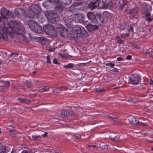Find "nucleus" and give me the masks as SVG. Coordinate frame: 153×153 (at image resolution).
<instances>
[{
	"instance_id": "17",
	"label": "nucleus",
	"mask_w": 153,
	"mask_h": 153,
	"mask_svg": "<svg viewBox=\"0 0 153 153\" xmlns=\"http://www.w3.org/2000/svg\"><path fill=\"white\" fill-rule=\"evenodd\" d=\"M63 9V6L59 2L58 4H56L54 7V9L57 12L61 13Z\"/></svg>"
},
{
	"instance_id": "11",
	"label": "nucleus",
	"mask_w": 153,
	"mask_h": 153,
	"mask_svg": "<svg viewBox=\"0 0 153 153\" xmlns=\"http://www.w3.org/2000/svg\"><path fill=\"white\" fill-rule=\"evenodd\" d=\"M24 33V31L20 33H18L16 36H14V37L16 36V38L19 39V41L21 43H27L28 42V38L26 36L23 35V33Z\"/></svg>"
},
{
	"instance_id": "37",
	"label": "nucleus",
	"mask_w": 153,
	"mask_h": 153,
	"mask_svg": "<svg viewBox=\"0 0 153 153\" xmlns=\"http://www.w3.org/2000/svg\"><path fill=\"white\" fill-rule=\"evenodd\" d=\"M127 26V24L126 23H123L120 26V29L122 30H124Z\"/></svg>"
},
{
	"instance_id": "25",
	"label": "nucleus",
	"mask_w": 153,
	"mask_h": 153,
	"mask_svg": "<svg viewBox=\"0 0 153 153\" xmlns=\"http://www.w3.org/2000/svg\"><path fill=\"white\" fill-rule=\"evenodd\" d=\"M64 22L65 25L68 27H70L71 25V19L67 17H64Z\"/></svg>"
},
{
	"instance_id": "26",
	"label": "nucleus",
	"mask_w": 153,
	"mask_h": 153,
	"mask_svg": "<svg viewBox=\"0 0 153 153\" xmlns=\"http://www.w3.org/2000/svg\"><path fill=\"white\" fill-rule=\"evenodd\" d=\"M76 18L80 22L84 21V16L82 14L77 13Z\"/></svg>"
},
{
	"instance_id": "20",
	"label": "nucleus",
	"mask_w": 153,
	"mask_h": 153,
	"mask_svg": "<svg viewBox=\"0 0 153 153\" xmlns=\"http://www.w3.org/2000/svg\"><path fill=\"white\" fill-rule=\"evenodd\" d=\"M47 34L56 37L57 35V32L56 30H55L54 28L46 33Z\"/></svg>"
},
{
	"instance_id": "19",
	"label": "nucleus",
	"mask_w": 153,
	"mask_h": 153,
	"mask_svg": "<svg viewBox=\"0 0 153 153\" xmlns=\"http://www.w3.org/2000/svg\"><path fill=\"white\" fill-rule=\"evenodd\" d=\"M38 42L42 45H45L47 43L48 39L43 37H39L38 38Z\"/></svg>"
},
{
	"instance_id": "47",
	"label": "nucleus",
	"mask_w": 153,
	"mask_h": 153,
	"mask_svg": "<svg viewBox=\"0 0 153 153\" xmlns=\"http://www.w3.org/2000/svg\"><path fill=\"white\" fill-rule=\"evenodd\" d=\"M53 62L54 64H59V62L57 61V59L56 58H54L53 60Z\"/></svg>"
},
{
	"instance_id": "56",
	"label": "nucleus",
	"mask_w": 153,
	"mask_h": 153,
	"mask_svg": "<svg viewBox=\"0 0 153 153\" xmlns=\"http://www.w3.org/2000/svg\"><path fill=\"white\" fill-rule=\"evenodd\" d=\"M21 153H33L32 152H28L26 150H23Z\"/></svg>"
},
{
	"instance_id": "30",
	"label": "nucleus",
	"mask_w": 153,
	"mask_h": 153,
	"mask_svg": "<svg viewBox=\"0 0 153 153\" xmlns=\"http://www.w3.org/2000/svg\"><path fill=\"white\" fill-rule=\"evenodd\" d=\"M6 152V147L2 145H0V153H4Z\"/></svg>"
},
{
	"instance_id": "50",
	"label": "nucleus",
	"mask_w": 153,
	"mask_h": 153,
	"mask_svg": "<svg viewBox=\"0 0 153 153\" xmlns=\"http://www.w3.org/2000/svg\"><path fill=\"white\" fill-rule=\"evenodd\" d=\"M129 33H126L125 34H122L121 37L122 38L125 39L126 37L128 36H129Z\"/></svg>"
},
{
	"instance_id": "24",
	"label": "nucleus",
	"mask_w": 153,
	"mask_h": 153,
	"mask_svg": "<svg viewBox=\"0 0 153 153\" xmlns=\"http://www.w3.org/2000/svg\"><path fill=\"white\" fill-rule=\"evenodd\" d=\"M43 6L45 7L49 8L51 7V2L50 0H47L43 3Z\"/></svg>"
},
{
	"instance_id": "8",
	"label": "nucleus",
	"mask_w": 153,
	"mask_h": 153,
	"mask_svg": "<svg viewBox=\"0 0 153 153\" xmlns=\"http://www.w3.org/2000/svg\"><path fill=\"white\" fill-rule=\"evenodd\" d=\"M4 23H2L0 25V39L6 41L8 38L9 31L7 30Z\"/></svg>"
},
{
	"instance_id": "7",
	"label": "nucleus",
	"mask_w": 153,
	"mask_h": 153,
	"mask_svg": "<svg viewBox=\"0 0 153 153\" xmlns=\"http://www.w3.org/2000/svg\"><path fill=\"white\" fill-rule=\"evenodd\" d=\"M29 15L30 17L34 18L35 17H37V15L41 10L38 4H33L29 8Z\"/></svg>"
},
{
	"instance_id": "29",
	"label": "nucleus",
	"mask_w": 153,
	"mask_h": 153,
	"mask_svg": "<svg viewBox=\"0 0 153 153\" xmlns=\"http://www.w3.org/2000/svg\"><path fill=\"white\" fill-rule=\"evenodd\" d=\"M61 3L65 4H69L72 1V0H60Z\"/></svg>"
},
{
	"instance_id": "35",
	"label": "nucleus",
	"mask_w": 153,
	"mask_h": 153,
	"mask_svg": "<svg viewBox=\"0 0 153 153\" xmlns=\"http://www.w3.org/2000/svg\"><path fill=\"white\" fill-rule=\"evenodd\" d=\"M53 92L55 94H59L61 92L60 88H57L53 90Z\"/></svg>"
},
{
	"instance_id": "58",
	"label": "nucleus",
	"mask_w": 153,
	"mask_h": 153,
	"mask_svg": "<svg viewBox=\"0 0 153 153\" xmlns=\"http://www.w3.org/2000/svg\"><path fill=\"white\" fill-rule=\"evenodd\" d=\"M131 56L130 55H128L126 57V59L127 60H130L131 59Z\"/></svg>"
},
{
	"instance_id": "23",
	"label": "nucleus",
	"mask_w": 153,
	"mask_h": 153,
	"mask_svg": "<svg viewBox=\"0 0 153 153\" xmlns=\"http://www.w3.org/2000/svg\"><path fill=\"white\" fill-rule=\"evenodd\" d=\"M63 67L67 69H71L72 70H75V68H74V65L72 63H68L66 65H65Z\"/></svg>"
},
{
	"instance_id": "22",
	"label": "nucleus",
	"mask_w": 153,
	"mask_h": 153,
	"mask_svg": "<svg viewBox=\"0 0 153 153\" xmlns=\"http://www.w3.org/2000/svg\"><path fill=\"white\" fill-rule=\"evenodd\" d=\"M88 7L91 10L97 7V3L96 1L91 2L88 5Z\"/></svg>"
},
{
	"instance_id": "39",
	"label": "nucleus",
	"mask_w": 153,
	"mask_h": 153,
	"mask_svg": "<svg viewBox=\"0 0 153 153\" xmlns=\"http://www.w3.org/2000/svg\"><path fill=\"white\" fill-rule=\"evenodd\" d=\"M130 13L132 15H135L137 13L136 9L135 8H133L130 10Z\"/></svg>"
},
{
	"instance_id": "63",
	"label": "nucleus",
	"mask_w": 153,
	"mask_h": 153,
	"mask_svg": "<svg viewBox=\"0 0 153 153\" xmlns=\"http://www.w3.org/2000/svg\"><path fill=\"white\" fill-rule=\"evenodd\" d=\"M48 134L47 132H45L44 134L42 135L43 137H46Z\"/></svg>"
},
{
	"instance_id": "53",
	"label": "nucleus",
	"mask_w": 153,
	"mask_h": 153,
	"mask_svg": "<svg viewBox=\"0 0 153 153\" xmlns=\"http://www.w3.org/2000/svg\"><path fill=\"white\" fill-rule=\"evenodd\" d=\"M125 4L123 3V4L120 5L119 6V8L120 10H122L123 7L125 6Z\"/></svg>"
},
{
	"instance_id": "57",
	"label": "nucleus",
	"mask_w": 153,
	"mask_h": 153,
	"mask_svg": "<svg viewBox=\"0 0 153 153\" xmlns=\"http://www.w3.org/2000/svg\"><path fill=\"white\" fill-rule=\"evenodd\" d=\"M18 100L22 102H24L25 98L23 99L21 98H18Z\"/></svg>"
},
{
	"instance_id": "6",
	"label": "nucleus",
	"mask_w": 153,
	"mask_h": 153,
	"mask_svg": "<svg viewBox=\"0 0 153 153\" xmlns=\"http://www.w3.org/2000/svg\"><path fill=\"white\" fill-rule=\"evenodd\" d=\"M45 15L48 20L51 23H55L59 20V17L53 11H48Z\"/></svg>"
},
{
	"instance_id": "60",
	"label": "nucleus",
	"mask_w": 153,
	"mask_h": 153,
	"mask_svg": "<svg viewBox=\"0 0 153 153\" xmlns=\"http://www.w3.org/2000/svg\"><path fill=\"white\" fill-rule=\"evenodd\" d=\"M146 53H149L151 55V56H152V57H153V51H149V52H147Z\"/></svg>"
},
{
	"instance_id": "48",
	"label": "nucleus",
	"mask_w": 153,
	"mask_h": 153,
	"mask_svg": "<svg viewBox=\"0 0 153 153\" xmlns=\"http://www.w3.org/2000/svg\"><path fill=\"white\" fill-rule=\"evenodd\" d=\"M137 124H138L139 125H141L143 126H147V125L146 123H143L141 122H139V121L138 123Z\"/></svg>"
},
{
	"instance_id": "44",
	"label": "nucleus",
	"mask_w": 153,
	"mask_h": 153,
	"mask_svg": "<svg viewBox=\"0 0 153 153\" xmlns=\"http://www.w3.org/2000/svg\"><path fill=\"white\" fill-rule=\"evenodd\" d=\"M107 66L110 67L111 68H113L115 65L112 63H107L105 64Z\"/></svg>"
},
{
	"instance_id": "21",
	"label": "nucleus",
	"mask_w": 153,
	"mask_h": 153,
	"mask_svg": "<svg viewBox=\"0 0 153 153\" xmlns=\"http://www.w3.org/2000/svg\"><path fill=\"white\" fill-rule=\"evenodd\" d=\"M23 10L21 8H18L17 9L15 10V15L18 17H19L20 14L23 13Z\"/></svg>"
},
{
	"instance_id": "4",
	"label": "nucleus",
	"mask_w": 153,
	"mask_h": 153,
	"mask_svg": "<svg viewBox=\"0 0 153 153\" xmlns=\"http://www.w3.org/2000/svg\"><path fill=\"white\" fill-rule=\"evenodd\" d=\"M1 15L2 17L0 16V23H4L5 22L4 20L6 21H8V19L13 18V14L10 11L6 10L5 8L2 9L1 13Z\"/></svg>"
},
{
	"instance_id": "9",
	"label": "nucleus",
	"mask_w": 153,
	"mask_h": 153,
	"mask_svg": "<svg viewBox=\"0 0 153 153\" xmlns=\"http://www.w3.org/2000/svg\"><path fill=\"white\" fill-rule=\"evenodd\" d=\"M57 30L59 35L62 37L65 38L67 35V29L62 25L57 28Z\"/></svg>"
},
{
	"instance_id": "46",
	"label": "nucleus",
	"mask_w": 153,
	"mask_h": 153,
	"mask_svg": "<svg viewBox=\"0 0 153 153\" xmlns=\"http://www.w3.org/2000/svg\"><path fill=\"white\" fill-rule=\"evenodd\" d=\"M68 115H71V116H73L74 115V112L73 111H72L71 110H68Z\"/></svg>"
},
{
	"instance_id": "14",
	"label": "nucleus",
	"mask_w": 153,
	"mask_h": 153,
	"mask_svg": "<svg viewBox=\"0 0 153 153\" xmlns=\"http://www.w3.org/2000/svg\"><path fill=\"white\" fill-rule=\"evenodd\" d=\"M97 7H98L99 8H105V4L102 0H97L96 1Z\"/></svg>"
},
{
	"instance_id": "38",
	"label": "nucleus",
	"mask_w": 153,
	"mask_h": 153,
	"mask_svg": "<svg viewBox=\"0 0 153 153\" xmlns=\"http://www.w3.org/2000/svg\"><path fill=\"white\" fill-rule=\"evenodd\" d=\"M10 55L12 56L15 59H18L17 56L19 55L18 54L15 53H12Z\"/></svg>"
},
{
	"instance_id": "64",
	"label": "nucleus",
	"mask_w": 153,
	"mask_h": 153,
	"mask_svg": "<svg viewBox=\"0 0 153 153\" xmlns=\"http://www.w3.org/2000/svg\"><path fill=\"white\" fill-rule=\"evenodd\" d=\"M150 84L151 85H153V80H152L151 79L150 80Z\"/></svg>"
},
{
	"instance_id": "55",
	"label": "nucleus",
	"mask_w": 153,
	"mask_h": 153,
	"mask_svg": "<svg viewBox=\"0 0 153 153\" xmlns=\"http://www.w3.org/2000/svg\"><path fill=\"white\" fill-rule=\"evenodd\" d=\"M117 60L118 61H123L124 59L121 57H118L117 58Z\"/></svg>"
},
{
	"instance_id": "12",
	"label": "nucleus",
	"mask_w": 153,
	"mask_h": 153,
	"mask_svg": "<svg viewBox=\"0 0 153 153\" xmlns=\"http://www.w3.org/2000/svg\"><path fill=\"white\" fill-rule=\"evenodd\" d=\"M143 6V9L145 16L147 17L150 16L151 13L150 12L152 10L151 7L149 5L146 4H145Z\"/></svg>"
},
{
	"instance_id": "10",
	"label": "nucleus",
	"mask_w": 153,
	"mask_h": 153,
	"mask_svg": "<svg viewBox=\"0 0 153 153\" xmlns=\"http://www.w3.org/2000/svg\"><path fill=\"white\" fill-rule=\"evenodd\" d=\"M129 81L131 84L133 85H137L140 81V77L137 74H132L129 77Z\"/></svg>"
},
{
	"instance_id": "1",
	"label": "nucleus",
	"mask_w": 153,
	"mask_h": 153,
	"mask_svg": "<svg viewBox=\"0 0 153 153\" xmlns=\"http://www.w3.org/2000/svg\"><path fill=\"white\" fill-rule=\"evenodd\" d=\"M7 30L9 31V35L11 38L24 31V28L21 25V23L17 21L12 22L10 23L5 24Z\"/></svg>"
},
{
	"instance_id": "27",
	"label": "nucleus",
	"mask_w": 153,
	"mask_h": 153,
	"mask_svg": "<svg viewBox=\"0 0 153 153\" xmlns=\"http://www.w3.org/2000/svg\"><path fill=\"white\" fill-rule=\"evenodd\" d=\"M50 89V88L48 86H42L41 88L39 89V91L43 92L44 91H48Z\"/></svg>"
},
{
	"instance_id": "5",
	"label": "nucleus",
	"mask_w": 153,
	"mask_h": 153,
	"mask_svg": "<svg viewBox=\"0 0 153 153\" xmlns=\"http://www.w3.org/2000/svg\"><path fill=\"white\" fill-rule=\"evenodd\" d=\"M29 28L31 30L39 34L42 33L43 30L42 27L39 25L35 22L33 21H29L28 22Z\"/></svg>"
},
{
	"instance_id": "42",
	"label": "nucleus",
	"mask_w": 153,
	"mask_h": 153,
	"mask_svg": "<svg viewBox=\"0 0 153 153\" xmlns=\"http://www.w3.org/2000/svg\"><path fill=\"white\" fill-rule=\"evenodd\" d=\"M74 136L75 138L77 139H79L80 138L81 135L80 134H74Z\"/></svg>"
},
{
	"instance_id": "51",
	"label": "nucleus",
	"mask_w": 153,
	"mask_h": 153,
	"mask_svg": "<svg viewBox=\"0 0 153 153\" xmlns=\"http://www.w3.org/2000/svg\"><path fill=\"white\" fill-rule=\"evenodd\" d=\"M51 2L54 3H58L60 2V0H50Z\"/></svg>"
},
{
	"instance_id": "32",
	"label": "nucleus",
	"mask_w": 153,
	"mask_h": 153,
	"mask_svg": "<svg viewBox=\"0 0 153 153\" xmlns=\"http://www.w3.org/2000/svg\"><path fill=\"white\" fill-rule=\"evenodd\" d=\"M115 38L117 40V43L119 44L123 43L124 42V41L118 36H116Z\"/></svg>"
},
{
	"instance_id": "13",
	"label": "nucleus",
	"mask_w": 153,
	"mask_h": 153,
	"mask_svg": "<svg viewBox=\"0 0 153 153\" xmlns=\"http://www.w3.org/2000/svg\"><path fill=\"white\" fill-rule=\"evenodd\" d=\"M98 26L100 25H93L89 23L86 25V27L89 31L91 32L97 30Z\"/></svg>"
},
{
	"instance_id": "62",
	"label": "nucleus",
	"mask_w": 153,
	"mask_h": 153,
	"mask_svg": "<svg viewBox=\"0 0 153 153\" xmlns=\"http://www.w3.org/2000/svg\"><path fill=\"white\" fill-rule=\"evenodd\" d=\"M153 19V18L152 19L150 18H148L147 19V21H148L149 22H151Z\"/></svg>"
},
{
	"instance_id": "16",
	"label": "nucleus",
	"mask_w": 153,
	"mask_h": 153,
	"mask_svg": "<svg viewBox=\"0 0 153 153\" xmlns=\"http://www.w3.org/2000/svg\"><path fill=\"white\" fill-rule=\"evenodd\" d=\"M4 85L0 86V91H4L5 89H7L10 84V82H9L4 81L3 82Z\"/></svg>"
},
{
	"instance_id": "59",
	"label": "nucleus",
	"mask_w": 153,
	"mask_h": 153,
	"mask_svg": "<svg viewBox=\"0 0 153 153\" xmlns=\"http://www.w3.org/2000/svg\"><path fill=\"white\" fill-rule=\"evenodd\" d=\"M128 31L129 32L131 31L132 32L133 31V28L132 26H130L129 29Z\"/></svg>"
},
{
	"instance_id": "45",
	"label": "nucleus",
	"mask_w": 153,
	"mask_h": 153,
	"mask_svg": "<svg viewBox=\"0 0 153 153\" xmlns=\"http://www.w3.org/2000/svg\"><path fill=\"white\" fill-rule=\"evenodd\" d=\"M27 84V86L29 87H30L32 86V83L30 80H28L26 81Z\"/></svg>"
},
{
	"instance_id": "31",
	"label": "nucleus",
	"mask_w": 153,
	"mask_h": 153,
	"mask_svg": "<svg viewBox=\"0 0 153 153\" xmlns=\"http://www.w3.org/2000/svg\"><path fill=\"white\" fill-rule=\"evenodd\" d=\"M113 3L111 1H108L106 4H105V8H111L112 7Z\"/></svg>"
},
{
	"instance_id": "34",
	"label": "nucleus",
	"mask_w": 153,
	"mask_h": 153,
	"mask_svg": "<svg viewBox=\"0 0 153 153\" xmlns=\"http://www.w3.org/2000/svg\"><path fill=\"white\" fill-rule=\"evenodd\" d=\"M32 137L33 138V140H36L38 139H40L41 137L40 135H36L34 134L32 135Z\"/></svg>"
},
{
	"instance_id": "36",
	"label": "nucleus",
	"mask_w": 153,
	"mask_h": 153,
	"mask_svg": "<svg viewBox=\"0 0 153 153\" xmlns=\"http://www.w3.org/2000/svg\"><path fill=\"white\" fill-rule=\"evenodd\" d=\"M107 117L111 120H112L114 122V123L117 124V120L116 118L111 117L110 116H108Z\"/></svg>"
},
{
	"instance_id": "18",
	"label": "nucleus",
	"mask_w": 153,
	"mask_h": 153,
	"mask_svg": "<svg viewBox=\"0 0 153 153\" xmlns=\"http://www.w3.org/2000/svg\"><path fill=\"white\" fill-rule=\"evenodd\" d=\"M129 121L130 123L133 125L137 124L139 121L137 118L133 116H131L129 119Z\"/></svg>"
},
{
	"instance_id": "41",
	"label": "nucleus",
	"mask_w": 153,
	"mask_h": 153,
	"mask_svg": "<svg viewBox=\"0 0 153 153\" xmlns=\"http://www.w3.org/2000/svg\"><path fill=\"white\" fill-rule=\"evenodd\" d=\"M60 88L61 92L62 91H65L68 90V88L67 86H62Z\"/></svg>"
},
{
	"instance_id": "40",
	"label": "nucleus",
	"mask_w": 153,
	"mask_h": 153,
	"mask_svg": "<svg viewBox=\"0 0 153 153\" xmlns=\"http://www.w3.org/2000/svg\"><path fill=\"white\" fill-rule=\"evenodd\" d=\"M105 89L103 88H97L96 89V91L98 92H101L105 91Z\"/></svg>"
},
{
	"instance_id": "33",
	"label": "nucleus",
	"mask_w": 153,
	"mask_h": 153,
	"mask_svg": "<svg viewBox=\"0 0 153 153\" xmlns=\"http://www.w3.org/2000/svg\"><path fill=\"white\" fill-rule=\"evenodd\" d=\"M61 114L62 116L63 117H65L68 116L67 111L65 110H62L61 112Z\"/></svg>"
},
{
	"instance_id": "61",
	"label": "nucleus",
	"mask_w": 153,
	"mask_h": 153,
	"mask_svg": "<svg viewBox=\"0 0 153 153\" xmlns=\"http://www.w3.org/2000/svg\"><path fill=\"white\" fill-rule=\"evenodd\" d=\"M59 55L62 58H64L65 57V55L61 53H59Z\"/></svg>"
},
{
	"instance_id": "2",
	"label": "nucleus",
	"mask_w": 153,
	"mask_h": 153,
	"mask_svg": "<svg viewBox=\"0 0 153 153\" xmlns=\"http://www.w3.org/2000/svg\"><path fill=\"white\" fill-rule=\"evenodd\" d=\"M86 33L85 29L82 26L76 25L73 28L71 33H69L68 36L70 39H77L83 36Z\"/></svg>"
},
{
	"instance_id": "49",
	"label": "nucleus",
	"mask_w": 153,
	"mask_h": 153,
	"mask_svg": "<svg viewBox=\"0 0 153 153\" xmlns=\"http://www.w3.org/2000/svg\"><path fill=\"white\" fill-rule=\"evenodd\" d=\"M79 5V4H73L71 6V7L72 8L73 10H75V9H76V8H75V7H77Z\"/></svg>"
},
{
	"instance_id": "15",
	"label": "nucleus",
	"mask_w": 153,
	"mask_h": 153,
	"mask_svg": "<svg viewBox=\"0 0 153 153\" xmlns=\"http://www.w3.org/2000/svg\"><path fill=\"white\" fill-rule=\"evenodd\" d=\"M54 28L53 26L50 24H47L43 27V30L45 32V33H47L49 31H50L51 30Z\"/></svg>"
},
{
	"instance_id": "52",
	"label": "nucleus",
	"mask_w": 153,
	"mask_h": 153,
	"mask_svg": "<svg viewBox=\"0 0 153 153\" xmlns=\"http://www.w3.org/2000/svg\"><path fill=\"white\" fill-rule=\"evenodd\" d=\"M47 62L48 63L51 64V61H50V56L49 55H48V56H47Z\"/></svg>"
},
{
	"instance_id": "54",
	"label": "nucleus",
	"mask_w": 153,
	"mask_h": 153,
	"mask_svg": "<svg viewBox=\"0 0 153 153\" xmlns=\"http://www.w3.org/2000/svg\"><path fill=\"white\" fill-rule=\"evenodd\" d=\"M30 101L26 98H25L24 102L27 104H29L30 102Z\"/></svg>"
},
{
	"instance_id": "43",
	"label": "nucleus",
	"mask_w": 153,
	"mask_h": 153,
	"mask_svg": "<svg viewBox=\"0 0 153 153\" xmlns=\"http://www.w3.org/2000/svg\"><path fill=\"white\" fill-rule=\"evenodd\" d=\"M16 132L14 131L11 130L10 132V134L12 137H14L16 135Z\"/></svg>"
},
{
	"instance_id": "3",
	"label": "nucleus",
	"mask_w": 153,
	"mask_h": 153,
	"mask_svg": "<svg viewBox=\"0 0 153 153\" xmlns=\"http://www.w3.org/2000/svg\"><path fill=\"white\" fill-rule=\"evenodd\" d=\"M87 17L91 22L95 25H101L103 22V18H102V15L100 14H97L95 16L93 12H90L87 14Z\"/></svg>"
},
{
	"instance_id": "28",
	"label": "nucleus",
	"mask_w": 153,
	"mask_h": 153,
	"mask_svg": "<svg viewBox=\"0 0 153 153\" xmlns=\"http://www.w3.org/2000/svg\"><path fill=\"white\" fill-rule=\"evenodd\" d=\"M109 137L111 140L114 141H117L119 139L118 136L115 135L114 133L111 134L109 136Z\"/></svg>"
}]
</instances>
